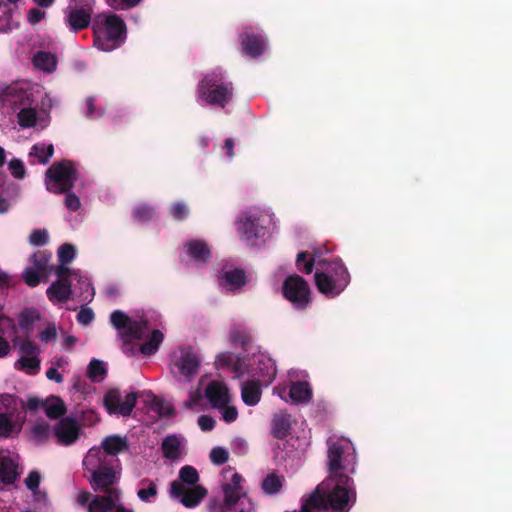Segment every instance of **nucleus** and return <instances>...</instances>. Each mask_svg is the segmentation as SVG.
<instances>
[{
	"label": "nucleus",
	"instance_id": "41",
	"mask_svg": "<svg viewBox=\"0 0 512 512\" xmlns=\"http://www.w3.org/2000/svg\"><path fill=\"white\" fill-rule=\"evenodd\" d=\"M157 495V487L156 485L149 481L143 480L141 481V487L137 492L138 498L143 502H149L151 498Z\"/></svg>",
	"mask_w": 512,
	"mask_h": 512
},
{
	"label": "nucleus",
	"instance_id": "48",
	"mask_svg": "<svg viewBox=\"0 0 512 512\" xmlns=\"http://www.w3.org/2000/svg\"><path fill=\"white\" fill-rule=\"evenodd\" d=\"M218 409L221 411L222 419L227 423L234 422L238 417V411L235 406L227 404L226 406Z\"/></svg>",
	"mask_w": 512,
	"mask_h": 512
},
{
	"label": "nucleus",
	"instance_id": "59",
	"mask_svg": "<svg viewBox=\"0 0 512 512\" xmlns=\"http://www.w3.org/2000/svg\"><path fill=\"white\" fill-rule=\"evenodd\" d=\"M46 13L42 10H39L37 8L30 9L28 12V21L31 24H37L42 19L45 18Z\"/></svg>",
	"mask_w": 512,
	"mask_h": 512
},
{
	"label": "nucleus",
	"instance_id": "4",
	"mask_svg": "<svg viewBox=\"0 0 512 512\" xmlns=\"http://www.w3.org/2000/svg\"><path fill=\"white\" fill-rule=\"evenodd\" d=\"M82 465L95 491L112 486L120 479L121 467L118 459L108 457L101 447L90 448Z\"/></svg>",
	"mask_w": 512,
	"mask_h": 512
},
{
	"label": "nucleus",
	"instance_id": "63",
	"mask_svg": "<svg viewBox=\"0 0 512 512\" xmlns=\"http://www.w3.org/2000/svg\"><path fill=\"white\" fill-rule=\"evenodd\" d=\"M67 365H68V360H67V358H65L63 356L55 357L51 361V367L59 369V370L60 369L64 370L67 367Z\"/></svg>",
	"mask_w": 512,
	"mask_h": 512
},
{
	"label": "nucleus",
	"instance_id": "42",
	"mask_svg": "<svg viewBox=\"0 0 512 512\" xmlns=\"http://www.w3.org/2000/svg\"><path fill=\"white\" fill-rule=\"evenodd\" d=\"M58 335L57 327L54 323H48L39 333L38 338L43 343H51L56 340Z\"/></svg>",
	"mask_w": 512,
	"mask_h": 512
},
{
	"label": "nucleus",
	"instance_id": "7",
	"mask_svg": "<svg viewBox=\"0 0 512 512\" xmlns=\"http://www.w3.org/2000/svg\"><path fill=\"white\" fill-rule=\"evenodd\" d=\"M180 481H173L170 485V496L178 499L185 507L194 508L207 495V490L197 485L199 475L192 466H184L179 471Z\"/></svg>",
	"mask_w": 512,
	"mask_h": 512
},
{
	"label": "nucleus",
	"instance_id": "36",
	"mask_svg": "<svg viewBox=\"0 0 512 512\" xmlns=\"http://www.w3.org/2000/svg\"><path fill=\"white\" fill-rule=\"evenodd\" d=\"M51 435H53V430H51L49 424L44 420L36 421L31 427L30 436L35 443H43L47 441Z\"/></svg>",
	"mask_w": 512,
	"mask_h": 512
},
{
	"label": "nucleus",
	"instance_id": "9",
	"mask_svg": "<svg viewBox=\"0 0 512 512\" xmlns=\"http://www.w3.org/2000/svg\"><path fill=\"white\" fill-rule=\"evenodd\" d=\"M329 475L340 476L354 473L356 465L355 448L346 438H330L328 442Z\"/></svg>",
	"mask_w": 512,
	"mask_h": 512
},
{
	"label": "nucleus",
	"instance_id": "34",
	"mask_svg": "<svg viewBox=\"0 0 512 512\" xmlns=\"http://www.w3.org/2000/svg\"><path fill=\"white\" fill-rule=\"evenodd\" d=\"M54 147L52 144L39 143L32 146L29 157L34 158V162L47 164L53 156Z\"/></svg>",
	"mask_w": 512,
	"mask_h": 512
},
{
	"label": "nucleus",
	"instance_id": "5",
	"mask_svg": "<svg viewBox=\"0 0 512 512\" xmlns=\"http://www.w3.org/2000/svg\"><path fill=\"white\" fill-rule=\"evenodd\" d=\"M29 85L26 83L15 84L5 88L0 93V103H8L9 105L19 108L17 115L18 123L22 128L44 127L46 125V114L38 113L32 107V93H29Z\"/></svg>",
	"mask_w": 512,
	"mask_h": 512
},
{
	"label": "nucleus",
	"instance_id": "29",
	"mask_svg": "<svg viewBox=\"0 0 512 512\" xmlns=\"http://www.w3.org/2000/svg\"><path fill=\"white\" fill-rule=\"evenodd\" d=\"M312 397V390L307 382H297L290 387L289 399L292 403H307Z\"/></svg>",
	"mask_w": 512,
	"mask_h": 512
},
{
	"label": "nucleus",
	"instance_id": "45",
	"mask_svg": "<svg viewBox=\"0 0 512 512\" xmlns=\"http://www.w3.org/2000/svg\"><path fill=\"white\" fill-rule=\"evenodd\" d=\"M8 169L10 170L12 176L17 179H22L26 174L25 166L19 159H12L8 163Z\"/></svg>",
	"mask_w": 512,
	"mask_h": 512
},
{
	"label": "nucleus",
	"instance_id": "14",
	"mask_svg": "<svg viewBox=\"0 0 512 512\" xmlns=\"http://www.w3.org/2000/svg\"><path fill=\"white\" fill-rule=\"evenodd\" d=\"M283 296L297 309H304L310 303V289L298 275H290L283 282Z\"/></svg>",
	"mask_w": 512,
	"mask_h": 512
},
{
	"label": "nucleus",
	"instance_id": "2",
	"mask_svg": "<svg viewBox=\"0 0 512 512\" xmlns=\"http://www.w3.org/2000/svg\"><path fill=\"white\" fill-rule=\"evenodd\" d=\"M254 350L251 354L244 355L237 360H235L234 355L231 353H221L216 358V364L219 367H229L232 365L238 377L247 373L267 386L276 375L275 363L265 352L258 348Z\"/></svg>",
	"mask_w": 512,
	"mask_h": 512
},
{
	"label": "nucleus",
	"instance_id": "44",
	"mask_svg": "<svg viewBox=\"0 0 512 512\" xmlns=\"http://www.w3.org/2000/svg\"><path fill=\"white\" fill-rule=\"evenodd\" d=\"M14 431L18 432L19 428L5 414H0V436L8 437Z\"/></svg>",
	"mask_w": 512,
	"mask_h": 512
},
{
	"label": "nucleus",
	"instance_id": "49",
	"mask_svg": "<svg viewBox=\"0 0 512 512\" xmlns=\"http://www.w3.org/2000/svg\"><path fill=\"white\" fill-rule=\"evenodd\" d=\"M141 0H106L114 10H123L137 5Z\"/></svg>",
	"mask_w": 512,
	"mask_h": 512
},
{
	"label": "nucleus",
	"instance_id": "21",
	"mask_svg": "<svg viewBox=\"0 0 512 512\" xmlns=\"http://www.w3.org/2000/svg\"><path fill=\"white\" fill-rule=\"evenodd\" d=\"M50 259L51 256H46L44 254H35L32 256L34 267L25 269L23 273L24 281L27 285L30 287L37 286L40 282V278L46 276L50 272Z\"/></svg>",
	"mask_w": 512,
	"mask_h": 512
},
{
	"label": "nucleus",
	"instance_id": "13",
	"mask_svg": "<svg viewBox=\"0 0 512 512\" xmlns=\"http://www.w3.org/2000/svg\"><path fill=\"white\" fill-rule=\"evenodd\" d=\"M76 177V170L72 163L68 161L55 163L46 172V188L53 193H64L73 188Z\"/></svg>",
	"mask_w": 512,
	"mask_h": 512
},
{
	"label": "nucleus",
	"instance_id": "30",
	"mask_svg": "<svg viewBox=\"0 0 512 512\" xmlns=\"http://www.w3.org/2000/svg\"><path fill=\"white\" fill-rule=\"evenodd\" d=\"M162 449L165 457L169 459H177L183 453V439L176 436H168L162 443Z\"/></svg>",
	"mask_w": 512,
	"mask_h": 512
},
{
	"label": "nucleus",
	"instance_id": "51",
	"mask_svg": "<svg viewBox=\"0 0 512 512\" xmlns=\"http://www.w3.org/2000/svg\"><path fill=\"white\" fill-rule=\"evenodd\" d=\"M210 459L215 464H223L228 459V453L224 448L216 447L210 453Z\"/></svg>",
	"mask_w": 512,
	"mask_h": 512
},
{
	"label": "nucleus",
	"instance_id": "39",
	"mask_svg": "<svg viewBox=\"0 0 512 512\" xmlns=\"http://www.w3.org/2000/svg\"><path fill=\"white\" fill-rule=\"evenodd\" d=\"M290 422L286 415H276L272 420V434L276 438H284L289 431Z\"/></svg>",
	"mask_w": 512,
	"mask_h": 512
},
{
	"label": "nucleus",
	"instance_id": "32",
	"mask_svg": "<svg viewBox=\"0 0 512 512\" xmlns=\"http://www.w3.org/2000/svg\"><path fill=\"white\" fill-rule=\"evenodd\" d=\"M33 64L35 68L50 73L56 69L57 59L51 53L39 51L33 57Z\"/></svg>",
	"mask_w": 512,
	"mask_h": 512
},
{
	"label": "nucleus",
	"instance_id": "23",
	"mask_svg": "<svg viewBox=\"0 0 512 512\" xmlns=\"http://www.w3.org/2000/svg\"><path fill=\"white\" fill-rule=\"evenodd\" d=\"M18 456L11 455L5 451H0V481L5 484L13 483L17 476Z\"/></svg>",
	"mask_w": 512,
	"mask_h": 512
},
{
	"label": "nucleus",
	"instance_id": "26",
	"mask_svg": "<svg viewBox=\"0 0 512 512\" xmlns=\"http://www.w3.org/2000/svg\"><path fill=\"white\" fill-rule=\"evenodd\" d=\"M110 458L116 456L127 448L126 438L118 435H110L105 437L99 446Z\"/></svg>",
	"mask_w": 512,
	"mask_h": 512
},
{
	"label": "nucleus",
	"instance_id": "47",
	"mask_svg": "<svg viewBox=\"0 0 512 512\" xmlns=\"http://www.w3.org/2000/svg\"><path fill=\"white\" fill-rule=\"evenodd\" d=\"M48 233L46 230H35L29 236L31 245H45L48 242Z\"/></svg>",
	"mask_w": 512,
	"mask_h": 512
},
{
	"label": "nucleus",
	"instance_id": "54",
	"mask_svg": "<svg viewBox=\"0 0 512 512\" xmlns=\"http://www.w3.org/2000/svg\"><path fill=\"white\" fill-rule=\"evenodd\" d=\"M171 214L175 219L181 220L188 215V207L182 202H177L173 205Z\"/></svg>",
	"mask_w": 512,
	"mask_h": 512
},
{
	"label": "nucleus",
	"instance_id": "27",
	"mask_svg": "<svg viewBox=\"0 0 512 512\" xmlns=\"http://www.w3.org/2000/svg\"><path fill=\"white\" fill-rule=\"evenodd\" d=\"M242 47L247 55L257 57L265 50L266 41L262 35L246 34L242 39Z\"/></svg>",
	"mask_w": 512,
	"mask_h": 512
},
{
	"label": "nucleus",
	"instance_id": "16",
	"mask_svg": "<svg viewBox=\"0 0 512 512\" xmlns=\"http://www.w3.org/2000/svg\"><path fill=\"white\" fill-rule=\"evenodd\" d=\"M93 0H71L65 12V22L70 30L77 32L89 26Z\"/></svg>",
	"mask_w": 512,
	"mask_h": 512
},
{
	"label": "nucleus",
	"instance_id": "52",
	"mask_svg": "<svg viewBox=\"0 0 512 512\" xmlns=\"http://www.w3.org/2000/svg\"><path fill=\"white\" fill-rule=\"evenodd\" d=\"M94 319V313L92 309L82 307L77 315V320L82 325H88Z\"/></svg>",
	"mask_w": 512,
	"mask_h": 512
},
{
	"label": "nucleus",
	"instance_id": "40",
	"mask_svg": "<svg viewBox=\"0 0 512 512\" xmlns=\"http://www.w3.org/2000/svg\"><path fill=\"white\" fill-rule=\"evenodd\" d=\"M106 365L103 361L93 359L88 365L87 375L93 381H102L106 375Z\"/></svg>",
	"mask_w": 512,
	"mask_h": 512
},
{
	"label": "nucleus",
	"instance_id": "15",
	"mask_svg": "<svg viewBox=\"0 0 512 512\" xmlns=\"http://www.w3.org/2000/svg\"><path fill=\"white\" fill-rule=\"evenodd\" d=\"M137 395L134 392L109 390L104 398L103 405L109 414L129 416L135 407Z\"/></svg>",
	"mask_w": 512,
	"mask_h": 512
},
{
	"label": "nucleus",
	"instance_id": "53",
	"mask_svg": "<svg viewBox=\"0 0 512 512\" xmlns=\"http://www.w3.org/2000/svg\"><path fill=\"white\" fill-rule=\"evenodd\" d=\"M65 206L67 209L71 211H77L81 207V202L79 197L74 193H67L65 197Z\"/></svg>",
	"mask_w": 512,
	"mask_h": 512
},
{
	"label": "nucleus",
	"instance_id": "58",
	"mask_svg": "<svg viewBox=\"0 0 512 512\" xmlns=\"http://www.w3.org/2000/svg\"><path fill=\"white\" fill-rule=\"evenodd\" d=\"M134 215L139 221H145L152 216V209L146 205H142L135 209Z\"/></svg>",
	"mask_w": 512,
	"mask_h": 512
},
{
	"label": "nucleus",
	"instance_id": "56",
	"mask_svg": "<svg viewBox=\"0 0 512 512\" xmlns=\"http://www.w3.org/2000/svg\"><path fill=\"white\" fill-rule=\"evenodd\" d=\"M306 253L305 252H300L298 255H297V259H296V262H297V265L299 267H301V264L304 263V266H303V271L307 274L311 273L312 270H313V261L312 260H306Z\"/></svg>",
	"mask_w": 512,
	"mask_h": 512
},
{
	"label": "nucleus",
	"instance_id": "22",
	"mask_svg": "<svg viewBox=\"0 0 512 512\" xmlns=\"http://www.w3.org/2000/svg\"><path fill=\"white\" fill-rule=\"evenodd\" d=\"M206 397L214 408L224 407L231 402L227 386L221 381H212L205 390Z\"/></svg>",
	"mask_w": 512,
	"mask_h": 512
},
{
	"label": "nucleus",
	"instance_id": "24",
	"mask_svg": "<svg viewBox=\"0 0 512 512\" xmlns=\"http://www.w3.org/2000/svg\"><path fill=\"white\" fill-rule=\"evenodd\" d=\"M261 386H264L258 379L245 381L241 386L242 401L248 406L257 405L262 396Z\"/></svg>",
	"mask_w": 512,
	"mask_h": 512
},
{
	"label": "nucleus",
	"instance_id": "64",
	"mask_svg": "<svg viewBox=\"0 0 512 512\" xmlns=\"http://www.w3.org/2000/svg\"><path fill=\"white\" fill-rule=\"evenodd\" d=\"M11 347L9 342L0 335V358L6 357L10 353Z\"/></svg>",
	"mask_w": 512,
	"mask_h": 512
},
{
	"label": "nucleus",
	"instance_id": "17",
	"mask_svg": "<svg viewBox=\"0 0 512 512\" xmlns=\"http://www.w3.org/2000/svg\"><path fill=\"white\" fill-rule=\"evenodd\" d=\"M19 358L14 363L16 370L28 375H35L40 370V348L31 341L22 342L19 347Z\"/></svg>",
	"mask_w": 512,
	"mask_h": 512
},
{
	"label": "nucleus",
	"instance_id": "31",
	"mask_svg": "<svg viewBox=\"0 0 512 512\" xmlns=\"http://www.w3.org/2000/svg\"><path fill=\"white\" fill-rule=\"evenodd\" d=\"M185 251L195 261H206L210 257V250L205 242L193 240L185 245Z\"/></svg>",
	"mask_w": 512,
	"mask_h": 512
},
{
	"label": "nucleus",
	"instance_id": "46",
	"mask_svg": "<svg viewBox=\"0 0 512 512\" xmlns=\"http://www.w3.org/2000/svg\"><path fill=\"white\" fill-rule=\"evenodd\" d=\"M16 330L13 319L7 316H0V333L2 335L15 334Z\"/></svg>",
	"mask_w": 512,
	"mask_h": 512
},
{
	"label": "nucleus",
	"instance_id": "3",
	"mask_svg": "<svg viewBox=\"0 0 512 512\" xmlns=\"http://www.w3.org/2000/svg\"><path fill=\"white\" fill-rule=\"evenodd\" d=\"M151 318L148 315L132 318L116 310L111 314L110 321L115 329L128 338L142 340L148 337V340L140 346V351L144 355H152L158 350L164 335L160 330L149 327Z\"/></svg>",
	"mask_w": 512,
	"mask_h": 512
},
{
	"label": "nucleus",
	"instance_id": "43",
	"mask_svg": "<svg viewBox=\"0 0 512 512\" xmlns=\"http://www.w3.org/2000/svg\"><path fill=\"white\" fill-rule=\"evenodd\" d=\"M76 255V250L74 246L70 244L62 245L58 250V258L61 262L60 266H65L66 263H69L74 259Z\"/></svg>",
	"mask_w": 512,
	"mask_h": 512
},
{
	"label": "nucleus",
	"instance_id": "50",
	"mask_svg": "<svg viewBox=\"0 0 512 512\" xmlns=\"http://www.w3.org/2000/svg\"><path fill=\"white\" fill-rule=\"evenodd\" d=\"M230 337H231V341L235 344H238V343L244 344L250 339L248 332L243 328L232 329L231 333H230Z\"/></svg>",
	"mask_w": 512,
	"mask_h": 512
},
{
	"label": "nucleus",
	"instance_id": "6",
	"mask_svg": "<svg viewBox=\"0 0 512 512\" xmlns=\"http://www.w3.org/2000/svg\"><path fill=\"white\" fill-rule=\"evenodd\" d=\"M94 45L101 51L110 52L118 48L126 38V26L118 15L98 14L94 20Z\"/></svg>",
	"mask_w": 512,
	"mask_h": 512
},
{
	"label": "nucleus",
	"instance_id": "57",
	"mask_svg": "<svg viewBox=\"0 0 512 512\" xmlns=\"http://www.w3.org/2000/svg\"><path fill=\"white\" fill-rule=\"evenodd\" d=\"M198 425L202 431H210L215 426V420L208 415H202L198 418Z\"/></svg>",
	"mask_w": 512,
	"mask_h": 512
},
{
	"label": "nucleus",
	"instance_id": "18",
	"mask_svg": "<svg viewBox=\"0 0 512 512\" xmlns=\"http://www.w3.org/2000/svg\"><path fill=\"white\" fill-rule=\"evenodd\" d=\"M71 270L66 266H58L55 273L58 280L53 282L46 290L48 299L53 304H59L68 301L72 296L71 277L69 273Z\"/></svg>",
	"mask_w": 512,
	"mask_h": 512
},
{
	"label": "nucleus",
	"instance_id": "55",
	"mask_svg": "<svg viewBox=\"0 0 512 512\" xmlns=\"http://www.w3.org/2000/svg\"><path fill=\"white\" fill-rule=\"evenodd\" d=\"M40 483V474L36 471H32L25 479V484L28 489L35 491Z\"/></svg>",
	"mask_w": 512,
	"mask_h": 512
},
{
	"label": "nucleus",
	"instance_id": "35",
	"mask_svg": "<svg viewBox=\"0 0 512 512\" xmlns=\"http://www.w3.org/2000/svg\"><path fill=\"white\" fill-rule=\"evenodd\" d=\"M71 277V281L76 280L80 284L81 293L79 295L82 301H90L94 297V288L92 287L90 281L82 276L79 271H72L69 273Z\"/></svg>",
	"mask_w": 512,
	"mask_h": 512
},
{
	"label": "nucleus",
	"instance_id": "8",
	"mask_svg": "<svg viewBox=\"0 0 512 512\" xmlns=\"http://www.w3.org/2000/svg\"><path fill=\"white\" fill-rule=\"evenodd\" d=\"M318 265L320 269L315 273L318 290L329 297L339 295L350 281L347 269L339 260H323Z\"/></svg>",
	"mask_w": 512,
	"mask_h": 512
},
{
	"label": "nucleus",
	"instance_id": "62",
	"mask_svg": "<svg viewBox=\"0 0 512 512\" xmlns=\"http://www.w3.org/2000/svg\"><path fill=\"white\" fill-rule=\"evenodd\" d=\"M232 445H233V449L235 451H237L238 453H245L247 451V448H248V443L243 438H235L233 440Z\"/></svg>",
	"mask_w": 512,
	"mask_h": 512
},
{
	"label": "nucleus",
	"instance_id": "20",
	"mask_svg": "<svg viewBox=\"0 0 512 512\" xmlns=\"http://www.w3.org/2000/svg\"><path fill=\"white\" fill-rule=\"evenodd\" d=\"M120 491L110 489L107 495L95 496L89 504V512H109L112 509L115 512H134L132 508L125 507L119 502Z\"/></svg>",
	"mask_w": 512,
	"mask_h": 512
},
{
	"label": "nucleus",
	"instance_id": "61",
	"mask_svg": "<svg viewBox=\"0 0 512 512\" xmlns=\"http://www.w3.org/2000/svg\"><path fill=\"white\" fill-rule=\"evenodd\" d=\"M46 377L50 381H54L56 383H62L63 382V376L60 373L59 369L50 367L46 372Z\"/></svg>",
	"mask_w": 512,
	"mask_h": 512
},
{
	"label": "nucleus",
	"instance_id": "33",
	"mask_svg": "<svg viewBox=\"0 0 512 512\" xmlns=\"http://www.w3.org/2000/svg\"><path fill=\"white\" fill-rule=\"evenodd\" d=\"M285 482L284 476L275 472L269 473L262 481L261 488L267 495H274L282 489Z\"/></svg>",
	"mask_w": 512,
	"mask_h": 512
},
{
	"label": "nucleus",
	"instance_id": "25",
	"mask_svg": "<svg viewBox=\"0 0 512 512\" xmlns=\"http://www.w3.org/2000/svg\"><path fill=\"white\" fill-rule=\"evenodd\" d=\"M245 283L246 276L243 271L238 269L224 271L219 279V285L225 291L237 290Z\"/></svg>",
	"mask_w": 512,
	"mask_h": 512
},
{
	"label": "nucleus",
	"instance_id": "38",
	"mask_svg": "<svg viewBox=\"0 0 512 512\" xmlns=\"http://www.w3.org/2000/svg\"><path fill=\"white\" fill-rule=\"evenodd\" d=\"M16 27L18 23L13 20L12 9L0 0V33H7Z\"/></svg>",
	"mask_w": 512,
	"mask_h": 512
},
{
	"label": "nucleus",
	"instance_id": "11",
	"mask_svg": "<svg viewBox=\"0 0 512 512\" xmlns=\"http://www.w3.org/2000/svg\"><path fill=\"white\" fill-rule=\"evenodd\" d=\"M200 359L191 347H179L171 354L170 373L178 382H190L198 373Z\"/></svg>",
	"mask_w": 512,
	"mask_h": 512
},
{
	"label": "nucleus",
	"instance_id": "37",
	"mask_svg": "<svg viewBox=\"0 0 512 512\" xmlns=\"http://www.w3.org/2000/svg\"><path fill=\"white\" fill-rule=\"evenodd\" d=\"M41 320V314L37 309L26 308L18 316V324L22 330H30Z\"/></svg>",
	"mask_w": 512,
	"mask_h": 512
},
{
	"label": "nucleus",
	"instance_id": "28",
	"mask_svg": "<svg viewBox=\"0 0 512 512\" xmlns=\"http://www.w3.org/2000/svg\"><path fill=\"white\" fill-rule=\"evenodd\" d=\"M42 410L50 419H58L66 413L64 401L57 396H50L43 400Z\"/></svg>",
	"mask_w": 512,
	"mask_h": 512
},
{
	"label": "nucleus",
	"instance_id": "1",
	"mask_svg": "<svg viewBox=\"0 0 512 512\" xmlns=\"http://www.w3.org/2000/svg\"><path fill=\"white\" fill-rule=\"evenodd\" d=\"M356 500L352 479L348 475H329L304 502L301 512L332 509L347 512Z\"/></svg>",
	"mask_w": 512,
	"mask_h": 512
},
{
	"label": "nucleus",
	"instance_id": "10",
	"mask_svg": "<svg viewBox=\"0 0 512 512\" xmlns=\"http://www.w3.org/2000/svg\"><path fill=\"white\" fill-rule=\"evenodd\" d=\"M271 221L269 213L252 208L237 219L236 226L243 241L249 245H257L259 240L264 241L268 235Z\"/></svg>",
	"mask_w": 512,
	"mask_h": 512
},
{
	"label": "nucleus",
	"instance_id": "19",
	"mask_svg": "<svg viewBox=\"0 0 512 512\" xmlns=\"http://www.w3.org/2000/svg\"><path fill=\"white\" fill-rule=\"evenodd\" d=\"M81 426L71 417L61 419L53 428V436L57 444L61 446H70L80 437Z\"/></svg>",
	"mask_w": 512,
	"mask_h": 512
},
{
	"label": "nucleus",
	"instance_id": "60",
	"mask_svg": "<svg viewBox=\"0 0 512 512\" xmlns=\"http://www.w3.org/2000/svg\"><path fill=\"white\" fill-rule=\"evenodd\" d=\"M42 402L38 398L31 397L29 398L25 403H23V408L30 410V411H38L42 410Z\"/></svg>",
	"mask_w": 512,
	"mask_h": 512
},
{
	"label": "nucleus",
	"instance_id": "12",
	"mask_svg": "<svg viewBox=\"0 0 512 512\" xmlns=\"http://www.w3.org/2000/svg\"><path fill=\"white\" fill-rule=\"evenodd\" d=\"M231 97V84L223 83L220 73L205 76L198 87V98L209 104L224 106Z\"/></svg>",
	"mask_w": 512,
	"mask_h": 512
}]
</instances>
